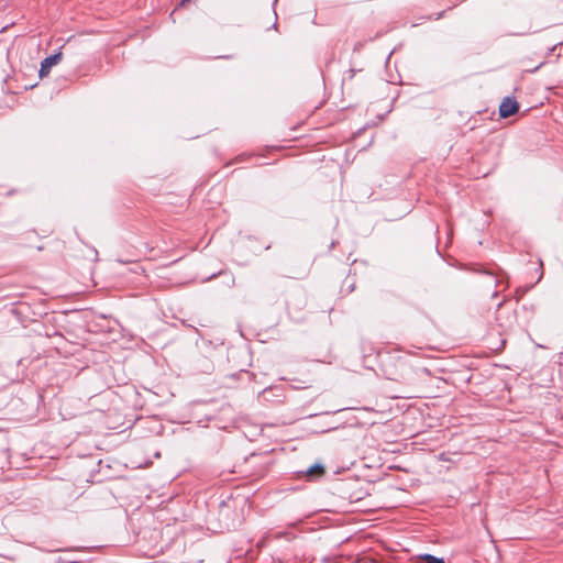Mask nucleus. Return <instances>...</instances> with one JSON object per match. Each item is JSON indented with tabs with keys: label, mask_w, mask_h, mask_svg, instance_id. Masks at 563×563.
I'll list each match as a JSON object with an SVG mask.
<instances>
[{
	"label": "nucleus",
	"mask_w": 563,
	"mask_h": 563,
	"mask_svg": "<svg viewBox=\"0 0 563 563\" xmlns=\"http://www.w3.org/2000/svg\"><path fill=\"white\" fill-rule=\"evenodd\" d=\"M519 110V104L515 98L506 97L503 99L499 106V115L500 118H508Z\"/></svg>",
	"instance_id": "f257e3e1"
},
{
	"label": "nucleus",
	"mask_w": 563,
	"mask_h": 563,
	"mask_svg": "<svg viewBox=\"0 0 563 563\" xmlns=\"http://www.w3.org/2000/svg\"><path fill=\"white\" fill-rule=\"evenodd\" d=\"M62 56H63V54L60 52H58L56 54H53V55L44 58L43 62L41 63V68H40V73H38L40 77L47 76L51 68L62 60Z\"/></svg>",
	"instance_id": "f03ea898"
},
{
	"label": "nucleus",
	"mask_w": 563,
	"mask_h": 563,
	"mask_svg": "<svg viewBox=\"0 0 563 563\" xmlns=\"http://www.w3.org/2000/svg\"><path fill=\"white\" fill-rule=\"evenodd\" d=\"M324 472V468L320 464L312 465L308 468L307 474L308 476H312L314 474H322Z\"/></svg>",
	"instance_id": "7ed1b4c3"
},
{
	"label": "nucleus",
	"mask_w": 563,
	"mask_h": 563,
	"mask_svg": "<svg viewBox=\"0 0 563 563\" xmlns=\"http://www.w3.org/2000/svg\"><path fill=\"white\" fill-rule=\"evenodd\" d=\"M422 559L428 563H445L442 558H437L432 554H424Z\"/></svg>",
	"instance_id": "20e7f679"
}]
</instances>
